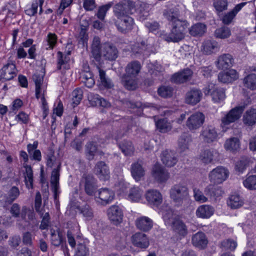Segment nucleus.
Here are the masks:
<instances>
[{
	"label": "nucleus",
	"instance_id": "f257e3e1",
	"mask_svg": "<svg viewBox=\"0 0 256 256\" xmlns=\"http://www.w3.org/2000/svg\"><path fill=\"white\" fill-rule=\"evenodd\" d=\"M164 16L168 21L170 26V32L165 36V40L168 42H178L184 38L186 33L189 23L184 19H180L178 6L165 10Z\"/></svg>",
	"mask_w": 256,
	"mask_h": 256
},
{
	"label": "nucleus",
	"instance_id": "f03ea898",
	"mask_svg": "<svg viewBox=\"0 0 256 256\" xmlns=\"http://www.w3.org/2000/svg\"><path fill=\"white\" fill-rule=\"evenodd\" d=\"M161 212L166 224L171 226L176 240H181L185 238L188 234V229L184 222L174 214L172 210L168 206H163Z\"/></svg>",
	"mask_w": 256,
	"mask_h": 256
},
{
	"label": "nucleus",
	"instance_id": "7ed1b4c3",
	"mask_svg": "<svg viewBox=\"0 0 256 256\" xmlns=\"http://www.w3.org/2000/svg\"><path fill=\"white\" fill-rule=\"evenodd\" d=\"M142 66L138 60L129 62L125 68L126 73L122 78L124 87L129 90H134L137 88V76L140 72Z\"/></svg>",
	"mask_w": 256,
	"mask_h": 256
},
{
	"label": "nucleus",
	"instance_id": "20e7f679",
	"mask_svg": "<svg viewBox=\"0 0 256 256\" xmlns=\"http://www.w3.org/2000/svg\"><path fill=\"white\" fill-rule=\"evenodd\" d=\"M170 196L176 204L182 205L189 200L188 188L184 184H178L172 186Z\"/></svg>",
	"mask_w": 256,
	"mask_h": 256
},
{
	"label": "nucleus",
	"instance_id": "39448f33",
	"mask_svg": "<svg viewBox=\"0 0 256 256\" xmlns=\"http://www.w3.org/2000/svg\"><path fill=\"white\" fill-rule=\"evenodd\" d=\"M135 10V4L130 0H123L113 8V12L117 18L130 16Z\"/></svg>",
	"mask_w": 256,
	"mask_h": 256
},
{
	"label": "nucleus",
	"instance_id": "423d86ee",
	"mask_svg": "<svg viewBox=\"0 0 256 256\" xmlns=\"http://www.w3.org/2000/svg\"><path fill=\"white\" fill-rule=\"evenodd\" d=\"M244 107L243 106H238L235 107L230 110L221 118L220 126L222 128V131L225 132L226 131L227 126L231 123L234 122L238 120L242 114Z\"/></svg>",
	"mask_w": 256,
	"mask_h": 256
},
{
	"label": "nucleus",
	"instance_id": "0eeeda50",
	"mask_svg": "<svg viewBox=\"0 0 256 256\" xmlns=\"http://www.w3.org/2000/svg\"><path fill=\"white\" fill-rule=\"evenodd\" d=\"M203 92L206 96L210 95L214 102L220 103L226 98L225 90L216 87L213 84H210L204 88Z\"/></svg>",
	"mask_w": 256,
	"mask_h": 256
},
{
	"label": "nucleus",
	"instance_id": "6e6552de",
	"mask_svg": "<svg viewBox=\"0 0 256 256\" xmlns=\"http://www.w3.org/2000/svg\"><path fill=\"white\" fill-rule=\"evenodd\" d=\"M97 180L92 174H84L81 181L80 185L84 187V192L89 196L95 195L96 190Z\"/></svg>",
	"mask_w": 256,
	"mask_h": 256
},
{
	"label": "nucleus",
	"instance_id": "1a4fd4ad",
	"mask_svg": "<svg viewBox=\"0 0 256 256\" xmlns=\"http://www.w3.org/2000/svg\"><path fill=\"white\" fill-rule=\"evenodd\" d=\"M205 120L204 115L200 112L190 114L186 120V126L191 132L198 130L203 124Z\"/></svg>",
	"mask_w": 256,
	"mask_h": 256
},
{
	"label": "nucleus",
	"instance_id": "9d476101",
	"mask_svg": "<svg viewBox=\"0 0 256 256\" xmlns=\"http://www.w3.org/2000/svg\"><path fill=\"white\" fill-rule=\"evenodd\" d=\"M228 175L229 172L227 168L222 166H218L210 172L208 178L210 182L220 184L227 179Z\"/></svg>",
	"mask_w": 256,
	"mask_h": 256
},
{
	"label": "nucleus",
	"instance_id": "9b49d317",
	"mask_svg": "<svg viewBox=\"0 0 256 256\" xmlns=\"http://www.w3.org/2000/svg\"><path fill=\"white\" fill-rule=\"evenodd\" d=\"M219 134L216 128L212 125L203 128L200 132V138L206 143H212L218 138Z\"/></svg>",
	"mask_w": 256,
	"mask_h": 256
},
{
	"label": "nucleus",
	"instance_id": "f8f14e48",
	"mask_svg": "<svg viewBox=\"0 0 256 256\" xmlns=\"http://www.w3.org/2000/svg\"><path fill=\"white\" fill-rule=\"evenodd\" d=\"M114 22L118 30L124 34L130 32L134 24V20L130 16L114 19Z\"/></svg>",
	"mask_w": 256,
	"mask_h": 256
},
{
	"label": "nucleus",
	"instance_id": "ddd939ff",
	"mask_svg": "<svg viewBox=\"0 0 256 256\" xmlns=\"http://www.w3.org/2000/svg\"><path fill=\"white\" fill-rule=\"evenodd\" d=\"M115 194L112 190L107 188H102L98 190V196L94 200L96 202L102 206H106L110 203L114 199Z\"/></svg>",
	"mask_w": 256,
	"mask_h": 256
},
{
	"label": "nucleus",
	"instance_id": "4468645a",
	"mask_svg": "<svg viewBox=\"0 0 256 256\" xmlns=\"http://www.w3.org/2000/svg\"><path fill=\"white\" fill-rule=\"evenodd\" d=\"M152 174L158 183L166 182L170 178L168 172L159 164H156L154 166Z\"/></svg>",
	"mask_w": 256,
	"mask_h": 256
},
{
	"label": "nucleus",
	"instance_id": "2eb2a0df",
	"mask_svg": "<svg viewBox=\"0 0 256 256\" xmlns=\"http://www.w3.org/2000/svg\"><path fill=\"white\" fill-rule=\"evenodd\" d=\"M16 72L15 64L8 62L0 70V80L4 81L11 80L16 76Z\"/></svg>",
	"mask_w": 256,
	"mask_h": 256
},
{
	"label": "nucleus",
	"instance_id": "dca6fc26",
	"mask_svg": "<svg viewBox=\"0 0 256 256\" xmlns=\"http://www.w3.org/2000/svg\"><path fill=\"white\" fill-rule=\"evenodd\" d=\"M107 214L110 222L115 225L121 223L122 221L123 211L118 206H110L107 210Z\"/></svg>",
	"mask_w": 256,
	"mask_h": 256
},
{
	"label": "nucleus",
	"instance_id": "f3484780",
	"mask_svg": "<svg viewBox=\"0 0 256 256\" xmlns=\"http://www.w3.org/2000/svg\"><path fill=\"white\" fill-rule=\"evenodd\" d=\"M102 56L106 60H114L118 56V50L116 47L110 42H106L102 46Z\"/></svg>",
	"mask_w": 256,
	"mask_h": 256
},
{
	"label": "nucleus",
	"instance_id": "a211bd4d",
	"mask_svg": "<svg viewBox=\"0 0 256 256\" xmlns=\"http://www.w3.org/2000/svg\"><path fill=\"white\" fill-rule=\"evenodd\" d=\"M145 197L148 204L154 207L158 208L162 202V194L156 190H148Z\"/></svg>",
	"mask_w": 256,
	"mask_h": 256
},
{
	"label": "nucleus",
	"instance_id": "6ab92c4d",
	"mask_svg": "<svg viewBox=\"0 0 256 256\" xmlns=\"http://www.w3.org/2000/svg\"><path fill=\"white\" fill-rule=\"evenodd\" d=\"M131 241L134 246L140 248H146L150 245L148 236L140 232L133 234L131 238Z\"/></svg>",
	"mask_w": 256,
	"mask_h": 256
},
{
	"label": "nucleus",
	"instance_id": "aec40b11",
	"mask_svg": "<svg viewBox=\"0 0 256 256\" xmlns=\"http://www.w3.org/2000/svg\"><path fill=\"white\" fill-rule=\"evenodd\" d=\"M94 174L99 178L106 180L110 177V169L104 162L99 161L96 163L94 168Z\"/></svg>",
	"mask_w": 256,
	"mask_h": 256
},
{
	"label": "nucleus",
	"instance_id": "412c9836",
	"mask_svg": "<svg viewBox=\"0 0 256 256\" xmlns=\"http://www.w3.org/2000/svg\"><path fill=\"white\" fill-rule=\"evenodd\" d=\"M192 74L191 70L186 68L174 74L171 78V80L176 84L184 83L190 80Z\"/></svg>",
	"mask_w": 256,
	"mask_h": 256
},
{
	"label": "nucleus",
	"instance_id": "4be33fe9",
	"mask_svg": "<svg viewBox=\"0 0 256 256\" xmlns=\"http://www.w3.org/2000/svg\"><path fill=\"white\" fill-rule=\"evenodd\" d=\"M234 60L232 56L228 54H224L220 56L215 64L220 70L228 69L233 65Z\"/></svg>",
	"mask_w": 256,
	"mask_h": 256
},
{
	"label": "nucleus",
	"instance_id": "5701e85b",
	"mask_svg": "<svg viewBox=\"0 0 256 256\" xmlns=\"http://www.w3.org/2000/svg\"><path fill=\"white\" fill-rule=\"evenodd\" d=\"M238 75L236 71L231 69L227 72H220L218 74V80L219 82L226 84L230 83L237 80Z\"/></svg>",
	"mask_w": 256,
	"mask_h": 256
},
{
	"label": "nucleus",
	"instance_id": "b1692460",
	"mask_svg": "<svg viewBox=\"0 0 256 256\" xmlns=\"http://www.w3.org/2000/svg\"><path fill=\"white\" fill-rule=\"evenodd\" d=\"M202 96V92L200 90L193 88L186 94L185 100L188 104L195 105L200 102Z\"/></svg>",
	"mask_w": 256,
	"mask_h": 256
},
{
	"label": "nucleus",
	"instance_id": "393cba45",
	"mask_svg": "<svg viewBox=\"0 0 256 256\" xmlns=\"http://www.w3.org/2000/svg\"><path fill=\"white\" fill-rule=\"evenodd\" d=\"M130 172L132 177L136 182L140 180L145 175V170L139 162H136L132 164Z\"/></svg>",
	"mask_w": 256,
	"mask_h": 256
},
{
	"label": "nucleus",
	"instance_id": "a878e982",
	"mask_svg": "<svg viewBox=\"0 0 256 256\" xmlns=\"http://www.w3.org/2000/svg\"><path fill=\"white\" fill-rule=\"evenodd\" d=\"M192 242L195 247L204 249L206 246L208 241L204 233L198 232L192 236Z\"/></svg>",
	"mask_w": 256,
	"mask_h": 256
},
{
	"label": "nucleus",
	"instance_id": "bb28decb",
	"mask_svg": "<svg viewBox=\"0 0 256 256\" xmlns=\"http://www.w3.org/2000/svg\"><path fill=\"white\" fill-rule=\"evenodd\" d=\"M246 4V2H244L238 4L231 11L225 14L221 18L222 23L226 25L230 24L238 12Z\"/></svg>",
	"mask_w": 256,
	"mask_h": 256
},
{
	"label": "nucleus",
	"instance_id": "cd10ccee",
	"mask_svg": "<svg viewBox=\"0 0 256 256\" xmlns=\"http://www.w3.org/2000/svg\"><path fill=\"white\" fill-rule=\"evenodd\" d=\"M136 228L144 232H148L152 228V220L147 216H140L136 221Z\"/></svg>",
	"mask_w": 256,
	"mask_h": 256
},
{
	"label": "nucleus",
	"instance_id": "c85d7f7f",
	"mask_svg": "<svg viewBox=\"0 0 256 256\" xmlns=\"http://www.w3.org/2000/svg\"><path fill=\"white\" fill-rule=\"evenodd\" d=\"M102 44L100 42V38L97 36H94L91 45V52L92 56L97 61L100 60L102 56Z\"/></svg>",
	"mask_w": 256,
	"mask_h": 256
},
{
	"label": "nucleus",
	"instance_id": "c756f323",
	"mask_svg": "<svg viewBox=\"0 0 256 256\" xmlns=\"http://www.w3.org/2000/svg\"><path fill=\"white\" fill-rule=\"evenodd\" d=\"M60 167L61 164L58 162L56 168H54L52 172L50 183L53 186L54 197L55 199L57 198L58 196Z\"/></svg>",
	"mask_w": 256,
	"mask_h": 256
},
{
	"label": "nucleus",
	"instance_id": "7c9ffc66",
	"mask_svg": "<svg viewBox=\"0 0 256 256\" xmlns=\"http://www.w3.org/2000/svg\"><path fill=\"white\" fill-rule=\"evenodd\" d=\"M204 192L206 196L214 200L222 196L224 194V192L220 186L212 184L208 185L206 188Z\"/></svg>",
	"mask_w": 256,
	"mask_h": 256
},
{
	"label": "nucleus",
	"instance_id": "2f4dec72",
	"mask_svg": "<svg viewBox=\"0 0 256 256\" xmlns=\"http://www.w3.org/2000/svg\"><path fill=\"white\" fill-rule=\"evenodd\" d=\"M214 212L213 206L204 204L198 207L196 210V215L198 218H208L212 216Z\"/></svg>",
	"mask_w": 256,
	"mask_h": 256
},
{
	"label": "nucleus",
	"instance_id": "473e14b6",
	"mask_svg": "<svg viewBox=\"0 0 256 256\" xmlns=\"http://www.w3.org/2000/svg\"><path fill=\"white\" fill-rule=\"evenodd\" d=\"M161 160L162 163L168 167L174 166L178 162L174 153L168 150H165L162 152Z\"/></svg>",
	"mask_w": 256,
	"mask_h": 256
},
{
	"label": "nucleus",
	"instance_id": "72a5a7b5",
	"mask_svg": "<svg viewBox=\"0 0 256 256\" xmlns=\"http://www.w3.org/2000/svg\"><path fill=\"white\" fill-rule=\"evenodd\" d=\"M202 50L206 54H210L216 52L218 49V42L213 40H206L204 41L202 46Z\"/></svg>",
	"mask_w": 256,
	"mask_h": 256
},
{
	"label": "nucleus",
	"instance_id": "f704fd0d",
	"mask_svg": "<svg viewBox=\"0 0 256 256\" xmlns=\"http://www.w3.org/2000/svg\"><path fill=\"white\" fill-rule=\"evenodd\" d=\"M244 124L252 126L256 123V108H250L248 110L243 117Z\"/></svg>",
	"mask_w": 256,
	"mask_h": 256
},
{
	"label": "nucleus",
	"instance_id": "c9c22d12",
	"mask_svg": "<svg viewBox=\"0 0 256 256\" xmlns=\"http://www.w3.org/2000/svg\"><path fill=\"white\" fill-rule=\"evenodd\" d=\"M57 40V36L54 33L49 32L44 41L46 50H53L56 46Z\"/></svg>",
	"mask_w": 256,
	"mask_h": 256
},
{
	"label": "nucleus",
	"instance_id": "e433bc0d",
	"mask_svg": "<svg viewBox=\"0 0 256 256\" xmlns=\"http://www.w3.org/2000/svg\"><path fill=\"white\" fill-rule=\"evenodd\" d=\"M240 146L239 140L237 138L232 137L226 140L224 148L226 150L234 152L240 148Z\"/></svg>",
	"mask_w": 256,
	"mask_h": 256
},
{
	"label": "nucleus",
	"instance_id": "4c0bfd02",
	"mask_svg": "<svg viewBox=\"0 0 256 256\" xmlns=\"http://www.w3.org/2000/svg\"><path fill=\"white\" fill-rule=\"evenodd\" d=\"M24 167L26 169V172L24 174V182L26 186L28 189L33 188V172L31 166L25 164Z\"/></svg>",
	"mask_w": 256,
	"mask_h": 256
},
{
	"label": "nucleus",
	"instance_id": "58836bf2",
	"mask_svg": "<svg viewBox=\"0 0 256 256\" xmlns=\"http://www.w3.org/2000/svg\"><path fill=\"white\" fill-rule=\"evenodd\" d=\"M156 126L159 131L163 133L168 132L172 128L171 122L166 118H160L156 121Z\"/></svg>",
	"mask_w": 256,
	"mask_h": 256
},
{
	"label": "nucleus",
	"instance_id": "ea45409f",
	"mask_svg": "<svg viewBox=\"0 0 256 256\" xmlns=\"http://www.w3.org/2000/svg\"><path fill=\"white\" fill-rule=\"evenodd\" d=\"M244 204L243 200L240 196L236 194L231 195L228 201V205L232 209H236Z\"/></svg>",
	"mask_w": 256,
	"mask_h": 256
},
{
	"label": "nucleus",
	"instance_id": "a19ab883",
	"mask_svg": "<svg viewBox=\"0 0 256 256\" xmlns=\"http://www.w3.org/2000/svg\"><path fill=\"white\" fill-rule=\"evenodd\" d=\"M206 29L205 24L197 23L191 26L189 30V32L192 36H202L206 32Z\"/></svg>",
	"mask_w": 256,
	"mask_h": 256
},
{
	"label": "nucleus",
	"instance_id": "79ce46f5",
	"mask_svg": "<svg viewBox=\"0 0 256 256\" xmlns=\"http://www.w3.org/2000/svg\"><path fill=\"white\" fill-rule=\"evenodd\" d=\"M82 81L85 86L88 88H92L95 84L92 74L89 70L84 72L81 76Z\"/></svg>",
	"mask_w": 256,
	"mask_h": 256
},
{
	"label": "nucleus",
	"instance_id": "37998d69",
	"mask_svg": "<svg viewBox=\"0 0 256 256\" xmlns=\"http://www.w3.org/2000/svg\"><path fill=\"white\" fill-rule=\"evenodd\" d=\"M120 148L126 156H132L134 150L132 142L128 140H124L118 144Z\"/></svg>",
	"mask_w": 256,
	"mask_h": 256
},
{
	"label": "nucleus",
	"instance_id": "c03bdc74",
	"mask_svg": "<svg viewBox=\"0 0 256 256\" xmlns=\"http://www.w3.org/2000/svg\"><path fill=\"white\" fill-rule=\"evenodd\" d=\"M97 150V146L94 142H88L86 146V158L88 160H92L94 158Z\"/></svg>",
	"mask_w": 256,
	"mask_h": 256
},
{
	"label": "nucleus",
	"instance_id": "a18cd8bd",
	"mask_svg": "<svg viewBox=\"0 0 256 256\" xmlns=\"http://www.w3.org/2000/svg\"><path fill=\"white\" fill-rule=\"evenodd\" d=\"M243 83L245 87L252 90H256V74H248L243 79Z\"/></svg>",
	"mask_w": 256,
	"mask_h": 256
},
{
	"label": "nucleus",
	"instance_id": "49530a36",
	"mask_svg": "<svg viewBox=\"0 0 256 256\" xmlns=\"http://www.w3.org/2000/svg\"><path fill=\"white\" fill-rule=\"evenodd\" d=\"M52 244L55 246H59L62 242V235L59 230L50 229Z\"/></svg>",
	"mask_w": 256,
	"mask_h": 256
},
{
	"label": "nucleus",
	"instance_id": "de8ad7c7",
	"mask_svg": "<svg viewBox=\"0 0 256 256\" xmlns=\"http://www.w3.org/2000/svg\"><path fill=\"white\" fill-rule=\"evenodd\" d=\"M80 213L86 218L87 220H92L94 217V212L92 208L88 204H86L80 206L78 208Z\"/></svg>",
	"mask_w": 256,
	"mask_h": 256
},
{
	"label": "nucleus",
	"instance_id": "09e8293b",
	"mask_svg": "<svg viewBox=\"0 0 256 256\" xmlns=\"http://www.w3.org/2000/svg\"><path fill=\"white\" fill-rule=\"evenodd\" d=\"M231 34L230 29L226 26H222L216 30L214 36L216 38L224 39L228 38Z\"/></svg>",
	"mask_w": 256,
	"mask_h": 256
},
{
	"label": "nucleus",
	"instance_id": "8fccbe9b",
	"mask_svg": "<svg viewBox=\"0 0 256 256\" xmlns=\"http://www.w3.org/2000/svg\"><path fill=\"white\" fill-rule=\"evenodd\" d=\"M142 195V191L138 187H134L130 189L128 194V198L132 202H138Z\"/></svg>",
	"mask_w": 256,
	"mask_h": 256
},
{
	"label": "nucleus",
	"instance_id": "3c124183",
	"mask_svg": "<svg viewBox=\"0 0 256 256\" xmlns=\"http://www.w3.org/2000/svg\"><path fill=\"white\" fill-rule=\"evenodd\" d=\"M250 160L246 157H242L239 160L235 165V170L240 173H242L248 166Z\"/></svg>",
	"mask_w": 256,
	"mask_h": 256
},
{
	"label": "nucleus",
	"instance_id": "603ef678",
	"mask_svg": "<svg viewBox=\"0 0 256 256\" xmlns=\"http://www.w3.org/2000/svg\"><path fill=\"white\" fill-rule=\"evenodd\" d=\"M113 2H109L108 4L102 5L98 8V11L96 14L98 18L102 20H104L106 15L108 11L113 6Z\"/></svg>",
	"mask_w": 256,
	"mask_h": 256
},
{
	"label": "nucleus",
	"instance_id": "864d4df0",
	"mask_svg": "<svg viewBox=\"0 0 256 256\" xmlns=\"http://www.w3.org/2000/svg\"><path fill=\"white\" fill-rule=\"evenodd\" d=\"M20 190L16 186H12L8 192L6 196V202L8 204H12L14 201L20 195Z\"/></svg>",
	"mask_w": 256,
	"mask_h": 256
},
{
	"label": "nucleus",
	"instance_id": "5fc2aeb1",
	"mask_svg": "<svg viewBox=\"0 0 256 256\" xmlns=\"http://www.w3.org/2000/svg\"><path fill=\"white\" fill-rule=\"evenodd\" d=\"M190 141V138L187 134H183L180 136L178 139V147L181 151H184L188 148Z\"/></svg>",
	"mask_w": 256,
	"mask_h": 256
},
{
	"label": "nucleus",
	"instance_id": "6e6d98bb",
	"mask_svg": "<svg viewBox=\"0 0 256 256\" xmlns=\"http://www.w3.org/2000/svg\"><path fill=\"white\" fill-rule=\"evenodd\" d=\"M98 69L99 72L100 84L104 88H112L113 85L111 82V80L109 78H106V72L100 69L99 67H98Z\"/></svg>",
	"mask_w": 256,
	"mask_h": 256
},
{
	"label": "nucleus",
	"instance_id": "4d7b16f0",
	"mask_svg": "<svg viewBox=\"0 0 256 256\" xmlns=\"http://www.w3.org/2000/svg\"><path fill=\"white\" fill-rule=\"evenodd\" d=\"M243 184L249 190H256V175L248 176L243 181Z\"/></svg>",
	"mask_w": 256,
	"mask_h": 256
},
{
	"label": "nucleus",
	"instance_id": "13d9d810",
	"mask_svg": "<svg viewBox=\"0 0 256 256\" xmlns=\"http://www.w3.org/2000/svg\"><path fill=\"white\" fill-rule=\"evenodd\" d=\"M227 0H214L213 6L217 12H221L228 9Z\"/></svg>",
	"mask_w": 256,
	"mask_h": 256
},
{
	"label": "nucleus",
	"instance_id": "bf43d9fd",
	"mask_svg": "<svg viewBox=\"0 0 256 256\" xmlns=\"http://www.w3.org/2000/svg\"><path fill=\"white\" fill-rule=\"evenodd\" d=\"M220 246L225 250L234 251L237 246V242L233 240L227 239L222 241Z\"/></svg>",
	"mask_w": 256,
	"mask_h": 256
},
{
	"label": "nucleus",
	"instance_id": "052dcab7",
	"mask_svg": "<svg viewBox=\"0 0 256 256\" xmlns=\"http://www.w3.org/2000/svg\"><path fill=\"white\" fill-rule=\"evenodd\" d=\"M72 96L74 107H75L80 103L82 99V90L79 88H76L72 92Z\"/></svg>",
	"mask_w": 256,
	"mask_h": 256
},
{
	"label": "nucleus",
	"instance_id": "680f3d73",
	"mask_svg": "<svg viewBox=\"0 0 256 256\" xmlns=\"http://www.w3.org/2000/svg\"><path fill=\"white\" fill-rule=\"evenodd\" d=\"M173 89L169 86H162L160 87L158 92V94L163 98H170L172 95Z\"/></svg>",
	"mask_w": 256,
	"mask_h": 256
},
{
	"label": "nucleus",
	"instance_id": "e2e57ef3",
	"mask_svg": "<svg viewBox=\"0 0 256 256\" xmlns=\"http://www.w3.org/2000/svg\"><path fill=\"white\" fill-rule=\"evenodd\" d=\"M213 152L210 150H205L202 152L200 159L205 164L211 162L213 160Z\"/></svg>",
	"mask_w": 256,
	"mask_h": 256
},
{
	"label": "nucleus",
	"instance_id": "0e129e2a",
	"mask_svg": "<svg viewBox=\"0 0 256 256\" xmlns=\"http://www.w3.org/2000/svg\"><path fill=\"white\" fill-rule=\"evenodd\" d=\"M42 204V197L39 192H36L34 200V208L38 214L42 216L44 214V209L41 208Z\"/></svg>",
	"mask_w": 256,
	"mask_h": 256
},
{
	"label": "nucleus",
	"instance_id": "69168bd1",
	"mask_svg": "<svg viewBox=\"0 0 256 256\" xmlns=\"http://www.w3.org/2000/svg\"><path fill=\"white\" fill-rule=\"evenodd\" d=\"M147 49V46L144 42L134 44L132 48V51L136 54H142Z\"/></svg>",
	"mask_w": 256,
	"mask_h": 256
},
{
	"label": "nucleus",
	"instance_id": "338daca9",
	"mask_svg": "<svg viewBox=\"0 0 256 256\" xmlns=\"http://www.w3.org/2000/svg\"><path fill=\"white\" fill-rule=\"evenodd\" d=\"M89 249L85 244H80L78 246L74 256H88Z\"/></svg>",
	"mask_w": 256,
	"mask_h": 256
},
{
	"label": "nucleus",
	"instance_id": "774afa93",
	"mask_svg": "<svg viewBox=\"0 0 256 256\" xmlns=\"http://www.w3.org/2000/svg\"><path fill=\"white\" fill-rule=\"evenodd\" d=\"M6 10H8V16L10 17H12L16 12V3L14 2H11L6 4L2 8L3 12Z\"/></svg>",
	"mask_w": 256,
	"mask_h": 256
}]
</instances>
